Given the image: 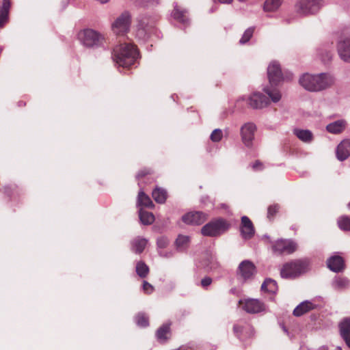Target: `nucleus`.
<instances>
[{
    "instance_id": "nucleus-1",
    "label": "nucleus",
    "mask_w": 350,
    "mask_h": 350,
    "mask_svg": "<svg viewBox=\"0 0 350 350\" xmlns=\"http://www.w3.org/2000/svg\"><path fill=\"white\" fill-rule=\"evenodd\" d=\"M299 84L309 92H321L332 87L336 82L334 75L322 72L317 75L305 73L299 80Z\"/></svg>"
},
{
    "instance_id": "nucleus-2",
    "label": "nucleus",
    "mask_w": 350,
    "mask_h": 350,
    "mask_svg": "<svg viewBox=\"0 0 350 350\" xmlns=\"http://www.w3.org/2000/svg\"><path fill=\"white\" fill-rule=\"evenodd\" d=\"M111 55L116 64L127 68L134 64L139 56V53L134 45L123 43L113 49Z\"/></svg>"
},
{
    "instance_id": "nucleus-3",
    "label": "nucleus",
    "mask_w": 350,
    "mask_h": 350,
    "mask_svg": "<svg viewBox=\"0 0 350 350\" xmlns=\"http://www.w3.org/2000/svg\"><path fill=\"white\" fill-rule=\"evenodd\" d=\"M159 18V16L156 14L142 15L138 21L137 37L139 39L146 40L152 35L159 36L157 24Z\"/></svg>"
},
{
    "instance_id": "nucleus-4",
    "label": "nucleus",
    "mask_w": 350,
    "mask_h": 350,
    "mask_svg": "<svg viewBox=\"0 0 350 350\" xmlns=\"http://www.w3.org/2000/svg\"><path fill=\"white\" fill-rule=\"evenodd\" d=\"M263 91L269 96L267 97L265 95L260 92H255L252 94L248 98L247 103L252 109H262L267 107L269 103V98L273 102L277 103L281 99V94L276 88H271L265 87Z\"/></svg>"
},
{
    "instance_id": "nucleus-5",
    "label": "nucleus",
    "mask_w": 350,
    "mask_h": 350,
    "mask_svg": "<svg viewBox=\"0 0 350 350\" xmlns=\"http://www.w3.org/2000/svg\"><path fill=\"white\" fill-rule=\"evenodd\" d=\"M310 268L308 258H299L291 260L283 265L280 275L285 279H294L307 272Z\"/></svg>"
},
{
    "instance_id": "nucleus-6",
    "label": "nucleus",
    "mask_w": 350,
    "mask_h": 350,
    "mask_svg": "<svg viewBox=\"0 0 350 350\" xmlns=\"http://www.w3.org/2000/svg\"><path fill=\"white\" fill-rule=\"evenodd\" d=\"M324 5V0H298L295 4V11L300 16L316 14Z\"/></svg>"
},
{
    "instance_id": "nucleus-7",
    "label": "nucleus",
    "mask_w": 350,
    "mask_h": 350,
    "mask_svg": "<svg viewBox=\"0 0 350 350\" xmlns=\"http://www.w3.org/2000/svg\"><path fill=\"white\" fill-rule=\"evenodd\" d=\"M298 249L297 243L292 239H281L275 241L272 245L273 252L279 255L291 254Z\"/></svg>"
},
{
    "instance_id": "nucleus-8",
    "label": "nucleus",
    "mask_w": 350,
    "mask_h": 350,
    "mask_svg": "<svg viewBox=\"0 0 350 350\" xmlns=\"http://www.w3.org/2000/svg\"><path fill=\"white\" fill-rule=\"evenodd\" d=\"M79 38L82 44L87 47L100 46L103 40V37L97 31L87 29L79 33Z\"/></svg>"
},
{
    "instance_id": "nucleus-9",
    "label": "nucleus",
    "mask_w": 350,
    "mask_h": 350,
    "mask_svg": "<svg viewBox=\"0 0 350 350\" xmlns=\"http://www.w3.org/2000/svg\"><path fill=\"white\" fill-rule=\"evenodd\" d=\"M131 24V16L128 11H124L112 23L111 28L114 33L123 35L129 31Z\"/></svg>"
},
{
    "instance_id": "nucleus-10",
    "label": "nucleus",
    "mask_w": 350,
    "mask_h": 350,
    "mask_svg": "<svg viewBox=\"0 0 350 350\" xmlns=\"http://www.w3.org/2000/svg\"><path fill=\"white\" fill-rule=\"evenodd\" d=\"M137 206H139V219H155L153 213L144 211L142 207L152 208L154 204L150 198L141 189L137 196Z\"/></svg>"
},
{
    "instance_id": "nucleus-11",
    "label": "nucleus",
    "mask_w": 350,
    "mask_h": 350,
    "mask_svg": "<svg viewBox=\"0 0 350 350\" xmlns=\"http://www.w3.org/2000/svg\"><path fill=\"white\" fill-rule=\"evenodd\" d=\"M227 228L226 220H212L202 227L201 232L204 236L215 237L225 232Z\"/></svg>"
},
{
    "instance_id": "nucleus-12",
    "label": "nucleus",
    "mask_w": 350,
    "mask_h": 350,
    "mask_svg": "<svg viewBox=\"0 0 350 350\" xmlns=\"http://www.w3.org/2000/svg\"><path fill=\"white\" fill-rule=\"evenodd\" d=\"M256 131V126L252 122L245 123L240 129L241 142L249 149L253 148Z\"/></svg>"
},
{
    "instance_id": "nucleus-13",
    "label": "nucleus",
    "mask_w": 350,
    "mask_h": 350,
    "mask_svg": "<svg viewBox=\"0 0 350 350\" xmlns=\"http://www.w3.org/2000/svg\"><path fill=\"white\" fill-rule=\"evenodd\" d=\"M267 76L269 83L277 86L284 79L280 64L276 61L271 62L267 68Z\"/></svg>"
},
{
    "instance_id": "nucleus-14",
    "label": "nucleus",
    "mask_w": 350,
    "mask_h": 350,
    "mask_svg": "<svg viewBox=\"0 0 350 350\" xmlns=\"http://www.w3.org/2000/svg\"><path fill=\"white\" fill-rule=\"evenodd\" d=\"M336 49L340 58L346 63H350V35L339 38Z\"/></svg>"
},
{
    "instance_id": "nucleus-15",
    "label": "nucleus",
    "mask_w": 350,
    "mask_h": 350,
    "mask_svg": "<svg viewBox=\"0 0 350 350\" xmlns=\"http://www.w3.org/2000/svg\"><path fill=\"white\" fill-rule=\"evenodd\" d=\"M233 332L236 336L244 342L254 336L255 331L254 327L249 323L235 324L233 326Z\"/></svg>"
},
{
    "instance_id": "nucleus-16",
    "label": "nucleus",
    "mask_w": 350,
    "mask_h": 350,
    "mask_svg": "<svg viewBox=\"0 0 350 350\" xmlns=\"http://www.w3.org/2000/svg\"><path fill=\"white\" fill-rule=\"evenodd\" d=\"M256 272L254 264L247 260L242 261L239 266L238 275L243 280L252 279Z\"/></svg>"
},
{
    "instance_id": "nucleus-17",
    "label": "nucleus",
    "mask_w": 350,
    "mask_h": 350,
    "mask_svg": "<svg viewBox=\"0 0 350 350\" xmlns=\"http://www.w3.org/2000/svg\"><path fill=\"white\" fill-rule=\"evenodd\" d=\"M336 158L343 161L350 156V139H345L340 142L336 150Z\"/></svg>"
},
{
    "instance_id": "nucleus-18",
    "label": "nucleus",
    "mask_w": 350,
    "mask_h": 350,
    "mask_svg": "<svg viewBox=\"0 0 350 350\" xmlns=\"http://www.w3.org/2000/svg\"><path fill=\"white\" fill-rule=\"evenodd\" d=\"M338 329L341 338L350 349V317L343 319L338 324Z\"/></svg>"
},
{
    "instance_id": "nucleus-19",
    "label": "nucleus",
    "mask_w": 350,
    "mask_h": 350,
    "mask_svg": "<svg viewBox=\"0 0 350 350\" xmlns=\"http://www.w3.org/2000/svg\"><path fill=\"white\" fill-rule=\"evenodd\" d=\"M243 308L248 313H258L265 310V305L258 299H249L245 300Z\"/></svg>"
},
{
    "instance_id": "nucleus-20",
    "label": "nucleus",
    "mask_w": 350,
    "mask_h": 350,
    "mask_svg": "<svg viewBox=\"0 0 350 350\" xmlns=\"http://www.w3.org/2000/svg\"><path fill=\"white\" fill-rule=\"evenodd\" d=\"M327 267L334 272H340L345 269V262L342 257L335 255L327 260Z\"/></svg>"
},
{
    "instance_id": "nucleus-21",
    "label": "nucleus",
    "mask_w": 350,
    "mask_h": 350,
    "mask_svg": "<svg viewBox=\"0 0 350 350\" xmlns=\"http://www.w3.org/2000/svg\"><path fill=\"white\" fill-rule=\"evenodd\" d=\"M347 125V121L345 120L340 119L327 124L326 130L332 134H339L346 129Z\"/></svg>"
},
{
    "instance_id": "nucleus-22",
    "label": "nucleus",
    "mask_w": 350,
    "mask_h": 350,
    "mask_svg": "<svg viewBox=\"0 0 350 350\" xmlns=\"http://www.w3.org/2000/svg\"><path fill=\"white\" fill-rule=\"evenodd\" d=\"M241 232L245 239H251L254 234V227L252 220H241Z\"/></svg>"
},
{
    "instance_id": "nucleus-23",
    "label": "nucleus",
    "mask_w": 350,
    "mask_h": 350,
    "mask_svg": "<svg viewBox=\"0 0 350 350\" xmlns=\"http://www.w3.org/2000/svg\"><path fill=\"white\" fill-rule=\"evenodd\" d=\"M202 266L208 270H215L219 267V263L215 257L211 253H206L202 261Z\"/></svg>"
},
{
    "instance_id": "nucleus-24",
    "label": "nucleus",
    "mask_w": 350,
    "mask_h": 350,
    "mask_svg": "<svg viewBox=\"0 0 350 350\" xmlns=\"http://www.w3.org/2000/svg\"><path fill=\"white\" fill-rule=\"evenodd\" d=\"M314 308V305L308 301H305L299 304L293 310V314L295 317H301V315L308 312Z\"/></svg>"
},
{
    "instance_id": "nucleus-25",
    "label": "nucleus",
    "mask_w": 350,
    "mask_h": 350,
    "mask_svg": "<svg viewBox=\"0 0 350 350\" xmlns=\"http://www.w3.org/2000/svg\"><path fill=\"white\" fill-rule=\"evenodd\" d=\"M293 133L298 139L305 143H310L313 139L312 133L308 129H295L293 130Z\"/></svg>"
},
{
    "instance_id": "nucleus-26",
    "label": "nucleus",
    "mask_w": 350,
    "mask_h": 350,
    "mask_svg": "<svg viewBox=\"0 0 350 350\" xmlns=\"http://www.w3.org/2000/svg\"><path fill=\"white\" fill-rule=\"evenodd\" d=\"M170 323H165L161 326L157 331V339L162 342L168 340L170 336Z\"/></svg>"
},
{
    "instance_id": "nucleus-27",
    "label": "nucleus",
    "mask_w": 350,
    "mask_h": 350,
    "mask_svg": "<svg viewBox=\"0 0 350 350\" xmlns=\"http://www.w3.org/2000/svg\"><path fill=\"white\" fill-rule=\"evenodd\" d=\"M190 237L186 235L179 234L175 241V246L178 251L184 252L189 246Z\"/></svg>"
},
{
    "instance_id": "nucleus-28",
    "label": "nucleus",
    "mask_w": 350,
    "mask_h": 350,
    "mask_svg": "<svg viewBox=\"0 0 350 350\" xmlns=\"http://www.w3.org/2000/svg\"><path fill=\"white\" fill-rule=\"evenodd\" d=\"M152 196L156 202L163 204L166 201L167 193L164 189L156 187L152 192Z\"/></svg>"
},
{
    "instance_id": "nucleus-29",
    "label": "nucleus",
    "mask_w": 350,
    "mask_h": 350,
    "mask_svg": "<svg viewBox=\"0 0 350 350\" xmlns=\"http://www.w3.org/2000/svg\"><path fill=\"white\" fill-rule=\"evenodd\" d=\"M146 244V239L138 237L132 241V250L137 254H141L144 250Z\"/></svg>"
},
{
    "instance_id": "nucleus-30",
    "label": "nucleus",
    "mask_w": 350,
    "mask_h": 350,
    "mask_svg": "<svg viewBox=\"0 0 350 350\" xmlns=\"http://www.w3.org/2000/svg\"><path fill=\"white\" fill-rule=\"evenodd\" d=\"M173 5L174 10L172 12L173 18L182 23H185L187 18L185 16V11L179 8L177 3L174 2Z\"/></svg>"
},
{
    "instance_id": "nucleus-31",
    "label": "nucleus",
    "mask_w": 350,
    "mask_h": 350,
    "mask_svg": "<svg viewBox=\"0 0 350 350\" xmlns=\"http://www.w3.org/2000/svg\"><path fill=\"white\" fill-rule=\"evenodd\" d=\"M261 289L263 291L274 293L276 292L278 289L277 283L275 280L272 279H267L262 283L261 286Z\"/></svg>"
},
{
    "instance_id": "nucleus-32",
    "label": "nucleus",
    "mask_w": 350,
    "mask_h": 350,
    "mask_svg": "<svg viewBox=\"0 0 350 350\" xmlns=\"http://www.w3.org/2000/svg\"><path fill=\"white\" fill-rule=\"evenodd\" d=\"M10 7V0H3V6L0 8V27H1L8 18V11Z\"/></svg>"
},
{
    "instance_id": "nucleus-33",
    "label": "nucleus",
    "mask_w": 350,
    "mask_h": 350,
    "mask_svg": "<svg viewBox=\"0 0 350 350\" xmlns=\"http://www.w3.org/2000/svg\"><path fill=\"white\" fill-rule=\"evenodd\" d=\"M282 0H266L264 3V10L265 12H274L281 5Z\"/></svg>"
},
{
    "instance_id": "nucleus-34",
    "label": "nucleus",
    "mask_w": 350,
    "mask_h": 350,
    "mask_svg": "<svg viewBox=\"0 0 350 350\" xmlns=\"http://www.w3.org/2000/svg\"><path fill=\"white\" fill-rule=\"evenodd\" d=\"M136 273L142 278H146L149 273V268L143 261H139L136 265Z\"/></svg>"
},
{
    "instance_id": "nucleus-35",
    "label": "nucleus",
    "mask_w": 350,
    "mask_h": 350,
    "mask_svg": "<svg viewBox=\"0 0 350 350\" xmlns=\"http://www.w3.org/2000/svg\"><path fill=\"white\" fill-rule=\"evenodd\" d=\"M208 215L202 212L198 211H189L181 217V219H206Z\"/></svg>"
},
{
    "instance_id": "nucleus-36",
    "label": "nucleus",
    "mask_w": 350,
    "mask_h": 350,
    "mask_svg": "<svg viewBox=\"0 0 350 350\" xmlns=\"http://www.w3.org/2000/svg\"><path fill=\"white\" fill-rule=\"evenodd\" d=\"M254 29L255 28L254 27H250L244 31L241 38L239 40L240 44H245L250 41L251 38L253 36Z\"/></svg>"
},
{
    "instance_id": "nucleus-37",
    "label": "nucleus",
    "mask_w": 350,
    "mask_h": 350,
    "mask_svg": "<svg viewBox=\"0 0 350 350\" xmlns=\"http://www.w3.org/2000/svg\"><path fill=\"white\" fill-rule=\"evenodd\" d=\"M135 321L140 327H147L149 325L148 316L144 313H138L135 317Z\"/></svg>"
},
{
    "instance_id": "nucleus-38",
    "label": "nucleus",
    "mask_w": 350,
    "mask_h": 350,
    "mask_svg": "<svg viewBox=\"0 0 350 350\" xmlns=\"http://www.w3.org/2000/svg\"><path fill=\"white\" fill-rule=\"evenodd\" d=\"M318 53L324 63L328 62L332 59L333 53L330 50L320 49Z\"/></svg>"
},
{
    "instance_id": "nucleus-39",
    "label": "nucleus",
    "mask_w": 350,
    "mask_h": 350,
    "mask_svg": "<svg viewBox=\"0 0 350 350\" xmlns=\"http://www.w3.org/2000/svg\"><path fill=\"white\" fill-rule=\"evenodd\" d=\"M223 137V133L220 129H215L211 134L210 139L213 142H219Z\"/></svg>"
},
{
    "instance_id": "nucleus-40",
    "label": "nucleus",
    "mask_w": 350,
    "mask_h": 350,
    "mask_svg": "<svg viewBox=\"0 0 350 350\" xmlns=\"http://www.w3.org/2000/svg\"><path fill=\"white\" fill-rule=\"evenodd\" d=\"M280 206L279 204H275L271 205L268 207L267 217H273L276 216V213L279 211Z\"/></svg>"
},
{
    "instance_id": "nucleus-41",
    "label": "nucleus",
    "mask_w": 350,
    "mask_h": 350,
    "mask_svg": "<svg viewBox=\"0 0 350 350\" xmlns=\"http://www.w3.org/2000/svg\"><path fill=\"white\" fill-rule=\"evenodd\" d=\"M152 173H153V171L152 169L145 167L138 172L135 178L137 180H139L141 178L145 177L147 175L152 174Z\"/></svg>"
},
{
    "instance_id": "nucleus-42",
    "label": "nucleus",
    "mask_w": 350,
    "mask_h": 350,
    "mask_svg": "<svg viewBox=\"0 0 350 350\" xmlns=\"http://www.w3.org/2000/svg\"><path fill=\"white\" fill-rule=\"evenodd\" d=\"M339 228L342 230H350V220H338Z\"/></svg>"
},
{
    "instance_id": "nucleus-43",
    "label": "nucleus",
    "mask_w": 350,
    "mask_h": 350,
    "mask_svg": "<svg viewBox=\"0 0 350 350\" xmlns=\"http://www.w3.org/2000/svg\"><path fill=\"white\" fill-rule=\"evenodd\" d=\"M157 246L159 248H165L169 244V240L164 237H159L157 241Z\"/></svg>"
},
{
    "instance_id": "nucleus-44",
    "label": "nucleus",
    "mask_w": 350,
    "mask_h": 350,
    "mask_svg": "<svg viewBox=\"0 0 350 350\" xmlns=\"http://www.w3.org/2000/svg\"><path fill=\"white\" fill-rule=\"evenodd\" d=\"M335 282L338 288H345L348 285L349 280L344 278H338Z\"/></svg>"
},
{
    "instance_id": "nucleus-45",
    "label": "nucleus",
    "mask_w": 350,
    "mask_h": 350,
    "mask_svg": "<svg viewBox=\"0 0 350 350\" xmlns=\"http://www.w3.org/2000/svg\"><path fill=\"white\" fill-rule=\"evenodd\" d=\"M143 291L146 294H151L154 291V287L149 282L144 281Z\"/></svg>"
},
{
    "instance_id": "nucleus-46",
    "label": "nucleus",
    "mask_w": 350,
    "mask_h": 350,
    "mask_svg": "<svg viewBox=\"0 0 350 350\" xmlns=\"http://www.w3.org/2000/svg\"><path fill=\"white\" fill-rule=\"evenodd\" d=\"M144 6H156L160 3V0H143Z\"/></svg>"
},
{
    "instance_id": "nucleus-47",
    "label": "nucleus",
    "mask_w": 350,
    "mask_h": 350,
    "mask_svg": "<svg viewBox=\"0 0 350 350\" xmlns=\"http://www.w3.org/2000/svg\"><path fill=\"white\" fill-rule=\"evenodd\" d=\"M212 283V279L210 277H206L201 280V286L206 288Z\"/></svg>"
},
{
    "instance_id": "nucleus-48",
    "label": "nucleus",
    "mask_w": 350,
    "mask_h": 350,
    "mask_svg": "<svg viewBox=\"0 0 350 350\" xmlns=\"http://www.w3.org/2000/svg\"><path fill=\"white\" fill-rule=\"evenodd\" d=\"M252 168L254 170H262L263 169V165L260 161L257 160L252 164Z\"/></svg>"
},
{
    "instance_id": "nucleus-49",
    "label": "nucleus",
    "mask_w": 350,
    "mask_h": 350,
    "mask_svg": "<svg viewBox=\"0 0 350 350\" xmlns=\"http://www.w3.org/2000/svg\"><path fill=\"white\" fill-rule=\"evenodd\" d=\"M153 228L157 232H161L163 231V226L158 224V223L154 224Z\"/></svg>"
},
{
    "instance_id": "nucleus-50",
    "label": "nucleus",
    "mask_w": 350,
    "mask_h": 350,
    "mask_svg": "<svg viewBox=\"0 0 350 350\" xmlns=\"http://www.w3.org/2000/svg\"><path fill=\"white\" fill-rule=\"evenodd\" d=\"M4 193L9 197L11 196L12 193V189L10 186H6L4 187Z\"/></svg>"
},
{
    "instance_id": "nucleus-51",
    "label": "nucleus",
    "mask_w": 350,
    "mask_h": 350,
    "mask_svg": "<svg viewBox=\"0 0 350 350\" xmlns=\"http://www.w3.org/2000/svg\"><path fill=\"white\" fill-rule=\"evenodd\" d=\"M219 207L221 208L226 210L227 213H228V215H231L230 211L229 210V207H228V206L227 204H221Z\"/></svg>"
},
{
    "instance_id": "nucleus-52",
    "label": "nucleus",
    "mask_w": 350,
    "mask_h": 350,
    "mask_svg": "<svg viewBox=\"0 0 350 350\" xmlns=\"http://www.w3.org/2000/svg\"><path fill=\"white\" fill-rule=\"evenodd\" d=\"M154 220H140L141 224L144 226H149L153 224Z\"/></svg>"
},
{
    "instance_id": "nucleus-53",
    "label": "nucleus",
    "mask_w": 350,
    "mask_h": 350,
    "mask_svg": "<svg viewBox=\"0 0 350 350\" xmlns=\"http://www.w3.org/2000/svg\"><path fill=\"white\" fill-rule=\"evenodd\" d=\"M218 1L223 3H230L232 1V0H218Z\"/></svg>"
},
{
    "instance_id": "nucleus-54",
    "label": "nucleus",
    "mask_w": 350,
    "mask_h": 350,
    "mask_svg": "<svg viewBox=\"0 0 350 350\" xmlns=\"http://www.w3.org/2000/svg\"><path fill=\"white\" fill-rule=\"evenodd\" d=\"M18 105L19 107H23V106H25V103L23 102V101H19L18 103Z\"/></svg>"
},
{
    "instance_id": "nucleus-55",
    "label": "nucleus",
    "mask_w": 350,
    "mask_h": 350,
    "mask_svg": "<svg viewBox=\"0 0 350 350\" xmlns=\"http://www.w3.org/2000/svg\"><path fill=\"white\" fill-rule=\"evenodd\" d=\"M184 221H185L186 222V224H193V221H194V220H191V219H189V220H184Z\"/></svg>"
},
{
    "instance_id": "nucleus-56",
    "label": "nucleus",
    "mask_w": 350,
    "mask_h": 350,
    "mask_svg": "<svg viewBox=\"0 0 350 350\" xmlns=\"http://www.w3.org/2000/svg\"><path fill=\"white\" fill-rule=\"evenodd\" d=\"M208 200V196H204V197H202V199H201V202H204L206 200Z\"/></svg>"
},
{
    "instance_id": "nucleus-57",
    "label": "nucleus",
    "mask_w": 350,
    "mask_h": 350,
    "mask_svg": "<svg viewBox=\"0 0 350 350\" xmlns=\"http://www.w3.org/2000/svg\"><path fill=\"white\" fill-rule=\"evenodd\" d=\"M339 219H349V218L348 217H347V216H341V217H340Z\"/></svg>"
},
{
    "instance_id": "nucleus-58",
    "label": "nucleus",
    "mask_w": 350,
    "mask_h": 350,
    "mask_svg": "<svg viewBox=\"0 0 350 350\" xmlns=\"http://www.w3.org/2000/svg\"><path fill=\"white\" fill-rule=\"evenodd\" d=\"M241 219H249V217L245 215H243L241 217Z\"/></svg>"
},
{
    "instance_id": "nucleus-59",
    "label": "nucleus",
    "mask_w": 350,
    "mask_h": 350,
    "mask_svg": "<svg viewBox=\"0 0 350 350\" xmlns=\"http://www.w3.org/2000/svg\"><path fill=\"white\" fill-rule=\"evenodd\" d=\"M338 350H342L340 347H338Z\"/></svg>"
},
{
    "instance_id": "nucleus-60",
    "label": "nucleus",
    "mask_w": 350,
    "mask_h": 350,
    "mask_svg": "<svg viewBox=\"0 0 350 350\" xmlns=\"http://www.w3.org/2000/svg\"><path fill=\"white\" fill-rule=\"evenodd\" d=\"M348 206L350 208V202L349 203Z\"/></svg>"
}]
</instances>
